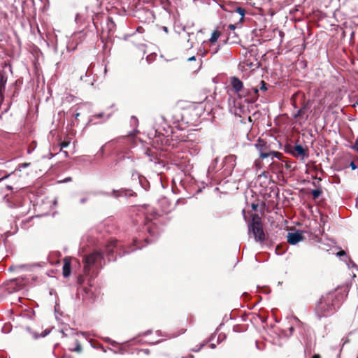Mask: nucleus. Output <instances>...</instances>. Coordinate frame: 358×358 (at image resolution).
I'll use <instances>...</instances> for the list:
<instances>
[{
	"label": "nucleus",
	"mask_w": 358,
	"mask_h": 358,
	"mask_svg": "<svg viewBox=\"0 0 358 358\" xmlns=\"http://www.w3.org/2000/svg\"><path fill=\"white\" fill-rule=\"evenodd\" d=\"M341 302L335 292L322 296L315 308V313L318 318L332 315L339 308Z\"/></svg>",
	"instance_id": "1"
},
{
	"label": "nucleus",
	"mask_w": 358,
	"mask_h": 358,
	"mask_svg": "<svg viewBox=\"0 0 358 358\" xmlns=\"http://www.w3.org/2000/svg\"><path fill=\"white\" fill-rule=\"evenodd\" d=\"M103 261V254L101 251H94L87 255L84 256L83 262L84 263L85 273L88 275L92 267H101Z\"/></svg>",
	"instance_id": "2"
},
{
	"label": "nucleus",
	"mask_w": 358,
	"mask_h": 358,
	"mask_svg": "<svg viewBox=\"0 0 358 358\" xmlns=\"http://www.w3.org/2000/svg\"><path fill=\"white\" fill-rule=\"evenodd\" d=\"M249 234H252L256 242H263L265 240V234L261 217L255 214L248 224Z\"/></svg>",
	"instance_id": "3"
},
{
	"label": "nucleus",
	"mask_w": 358,
	"mask_h": 358,
	"mask_svg": "<svg viewBox=\"0 0 358 358\" xmlns=\"http://www.w3.org/2000/svg\"><path fill=\"white\" fill-rule=\"evenodd\" d=\"M255 147L259 152V157L262 159H265L270 157H271V159H273L274 157L280 159L281 153L276 151L268 152V148L264 141L262 140H259L258 142L255 144Z\"/></svg>",
	"instance_id": "4"
},
{
	"label": "nucleus",
	"mask_w": 358,
	"mask_h": 358,
	"mask_svg": "<svg viewBox=\"0 0 358 358\" xmlns=\"http://www.w3.org/2000/svg\"><path fill=\"white\" fill-rule=\"evenodd\" d=\"M179 143L180 148L188 152L192 156L196 155L200 150L199 145L192 140H187L182 137L179 139Z\"/></svg>",
	"instance_id": "5"
},
{
	"label": "nucleus",
	"mask_w": 358,
	"mask_h": 358,
	"mask_svg": "<svg viewBox=\"0 0 358 358\" xmlns=\"http://www.w3.org/2000/svg\"><path fill=\"white\" fill-rule=\"evenodd\" d=\"M240 97H245V101L248 103H255L259 97V90L257 87H252L251 89H245L243 90L242 94H239Z\"/></svg>",
	"instance_id": "6"
},
{
	"label": "nucleus",
	"mask_w": 358,
	"mask_h": 358,
	"mask_svg": "<svg viewBox=\"0 0 358 358\" xmlns=\"http://www.w3.org/2000/svg\"><path fill=\"white\" fill-rule=\"evenodd\" d=\"M39 266H41L39 263L17 264L10 266L9 270L15 271L17 272H20L21 271H33L35 268Z\"/></svg>",
	"instance_id": "7"
},
{
	"label": "nucleus",
	"mask_w": 358,
	"mask_h": 358,
	"mask_svg": "<svg viewBox=\"0 0 358 358\" xmlns=\"http://www.w3.org/2000/svg\"><path fill=\"white\" fill-rule=\"evenodd\" d=\"M303 239L302 232L297 231L296 232L288 233L287 242L291 245H296Z\"/></svg>",
	"instance_id": "8"
},
{
	"label": "nucleus",
	"mask_w": 358,
	"mask_h": 358,
	"mask_svg": "<svg viewBox=\"0 0 358 358\" xmlns=\"http://www.w3.org/2000/svg\"><path fill=\"white\" fill-rule=\"evenodd\" d=\"M230 84L236 93L242 94L243 90V82L236 77H232L230 80Z\"/></svg>",
	"instance_id": "9"
},
{
	"label": "nucleus",
	"mask_w": 358,
	"mask_h": 358,
	"mask_svg": "<svg viewBox=\"0 0 358 358\" xmlns=\"http://www.w3.org/2000/svg\"><path fill=\"white\" fill-rule=\"evenodd\" d=\"M292 155L295 157H301L302 159L308 157L306 150L301 145H295L294 152H292Z\"/></svg>",
	"instance_id": "10"
},
{
	"label": "nucleus",
	"mask_w": 358,
	"mask_h": 358,
	"mask_svg": "<svg viewBox=\"0 0 358 358\" xmlns=\"http://www.w3.org/2000/svg\"><path fill=\"white\" fill-rule=\"evenodd\" d=\"M236 157L235 155H229L224 158V166H227L229 169V172L231 173V171L236 166Z\"/></svg>",
	"instance_id": "11"
},
{
	"label": "nucleus",
	"mask_w": 358,
	"mask_h": 358,
	"mask_svg": "<svg viewBox=\"0 0 358 358\" xmlns=\"http://www.w3.org/2000/svg\"><path fill=\"white\" fill-rule=\"evenodd\" d=\"M71 261L69 258L64 259V264L62 268V274L64 278H67L71 275Z\"/></svg>",
	"instance_id": "12"
},
{
	"label": "nucleus",
	"mask_w": 358,
	"mask_h": 358,
	"mask_svg": "<svg viewBox=\"0 0 358 358\" xmlns=\"http://www.w3.org/2000/svg\"><path fill=\"white\" fill-rule=\"evenodd\" d=\"M6 83H7V77L5 75V73L0 71V96H1L3 95V93L5 91Z\"/></svg>",
	"instance_id": "13"
},
{
	"label": "nucleus",
	"mask_w": 358,
	"mask_h": 358,
	"mask_svg": "<svg viewBox=\"0 0 358 358\" xmlns=\"http://www.w3.org/2000/svg\"><path fill=\"white\" fill-rule=\"evenodd\" d=\"M117 241L116 240H112L110 241L106 248V251L108 256H110L113 252L114 249L117 248Z\"/></svg>",
	"instance_id": "14"
},
{
	"label": "nucleus",
	"mask_w": 358,
	"mask_h": 358,
	"mask_svg": "<svg viewBox=\"0 0 358 358\" xmlns=\"http://www.w3.org/2000/svg\"><path fill=\"white\" fill-rule=\"evenodd\" d=\"M245 13V10L244 8H243L241 7H237L235 9V10L234 11V13H232V15H234L236 14H238V15H239L238 21L242 22L244 19Z\"/></svg>",
	"instance_id": "15"
},
{
	"label": "nucleus",
	"mask_w": 358,
	"mask_h": 358,
	"mask_svg": "<svg viewBox=\"0 0 358 358\" xmlns=\"http://www.w3.org/2000/svg\"><path fill=\"white\" fill-rule=\"evenodd\" d=\"M131 178L134 180H138L141 185H142L143 180H145V178L140 176V174L136 171L132 172Z\"/></svg>",
	"instance_id": "16"
},
{
	"label": "nucleus",
	"mask_w": 358,
	"mask_h": 358,
	"mask_svg": "<svg viewBox=\"0 0 358 358\" xmlns=\"http://www.w3.org/2000/svg\"><path fill=\"white\" fill-rule=\"evenodd\" d=\"M220 33L219 31H217V30L213 31V32L212 33L211 36L209 39V41L210 43L216 42L217 40L218 39V38L220 37Z\"/></svg>",
	"instance_id": "17"
},
{
	"label": "nucleus",
	"mask_w": 358,
	"mask_h": 358,
	"mask_svg": "<svg viewBox=\"0 0 358 358\" xmlns=\"http://www.w3.org/2000/svg\"><path fill=\"white\" fill-rule=\"evenodd\" d=\"M69 350L72 352H80L82 351L81 345L78 341H76V347L73 348H70Z\"/></svg>",
	"instance_id": "18"
},
{
	"label": "nucleus",
	"mask_w": 358,
	"mask_h": 358,
	"mask_svg": "<svg viewBox=\"0 0 358 358\" xmlns=\"http://www.w3.org/2000/svg\"><path fill=\"white\" fill-rule=\"evenodd\" d=\"M145 228L148 231V232L150 234V236H155V230L152 227L151 224L146 223Z\"/></svg>",
	"instance_id": "19"
},
{
	"label": "nucleus",
	"mask_w": 358,
	"mask_h": 358,
	"mask_svg": "<svg viewBox=\"0 0 358 358\" xmlns=\"http://www.w3.org/2000/svg\"><path fill=\"white\" fill-rule=\"evenodd\" d=\"M305 108H306V106H303V107L301 108L299 110H298L296 113L294 115V117L299 118V117H301L303 114V110H305Z\"/></svg>",
	"instance_id": "20"
},
{
	"label": "nucleus",
	"mask_w": 358,
	"mask_h": 358,
	"mask_svg": "<svg viewBox=\"0 0 358 358\" xmlns=\"http://www.w3.org/2000/svg\"><path fill=\"white\" fill-rule=\"evenodd\" d=\"M311 194L314 199H317L321 195L322 191L319 189H313Z\"/></svg>",
	"instance_id": "21"
},
{
	"label": "nucleus",
	"mask_w": 358,
	"mask_h": 358,
	"mask_svg": "<svg viewBox=\"0 0 358 358\" xmlns=\"http://www.w3.org/2000/svg\"><path fill=\"white\" fill-rule=\"evenodd\" d=\"M107 25L108 26L110 30L112 29V28H114L115 27V24H114V22L112 20L111 18L108 17V20H107Z\"/></svg>",
	"instance_id": "22"
},
{
	"label": "nucleus",
	"mask_w": 358,
	"mask_h": 358,
	"mask_svg": "<svg viewBox=\"0 0 358 358\" xmlns=\"http://www.w3.org/2000/svg\"><path fill=\"white\" fill-rule=\"evenodd\" d=\"M260 83H261V86H260L259 90L262 91H266L267 90L266 83L264 80H262Z\"/></svg>",
	"instance_id": "23"
},
{
	"label": "nucleus",
	"mask_w": 358,
	"mask_h": 358,
	"mask_svg": "<svg viewBox=\"0 0 358 358\" xmlns=\"http://www.w3.org/2000/svg\"><path fill=\"white\" fill-rule=\"evenodd\" d=\"M75 20L77 23H82L83 18L80 14H77Z\"/></svg>",
	"instance_id": "24"
},
{
	"label": "nucleus",
	"mask_w": 358,
	"mask_h": 358,
	"mask_svg": "<svg viewBox=\"0 0 358 358\" xmlns=\"http://www.w3.org/2000/svg\"><path fill=\"white\" fill-rule=\"evenodd\" d=\"M131 122L132 124L136 125L138 124V119L136 117L133 116L131 118Z\"/></svg>",
	"instance_id": "25"
},
{
	"label": "nucleus",
	"mask_w": 358,
	"mask_h": 358,
	"mask_svg": "<svg viewBox=\"0 0 358 358\" xmlns=\"http://www.w3.org/2000/svg\"><path fill=\"white\" fill-rule=\"evenodd\" d=\"M69 144V142H63L60 144L61 149H63L64 148H66Z\"/></svg>",
	"instance_id": "26"
},
{
	"label": "nucleus",
	"mask_w": 358,
	"mask_h": 358,
	"mask_svg": "<svg viewBox=\"0 0 358 358\" xmlns=\"http://www.w3.org/2000/svg\"><path fill=\"white\" fill-rule=\"evenodd\" d=\"M352 148L358 152V139L355 141V145L352 146Z\"/></svg>",
	"instance_id": "27"
},
{
	"label": "nucleus",
	"mask_w": 358,
	"mask_h": 358,
	"mask_svg": "<svg viewBox=\"0 0 358 358\" xmlns=\"http://www.w3.org/2000/svg\"><path fill=\"white\" fill-rule=\"evenodd\" d=\"M350 167L352 170H355L357 167V165L355 164V163L354 162H351L350 163Z\"/></svg>",
	"instance_id": "28"
},
{
	"label": "nucleus",
	"mask_w": 358,
	"mask_h": 358,
	"mask_svg": "<svg viewBox=\"0 0 358 358\" xmlns=\"http://www.w3.org/2000/svg\"><path fill=\"white\" fill-rule=\"evenodd\" d=\"M72 178L71 177H68V178H64L63 180H62L61 182H70L71 181Z\"/></svg>",
	"instance_id": "29"
},
{
	"label": "nucleus",
	"mask_w": 358,
	"mask_h": 358,
	"mask_svg": "<svg viewBox=\"0 0 358 358\" xmlns=\"http://www.w3.org/2000/svg\"><path fill=\"white\" fill-rule=\"evenodd\" d=\"M29 164H30L29 163H24V164H22L20 165V166H21L22 168H26V167L29 166Z\"/></svg>",
	"instance_id": "30"
},
{
	"label": "nucleus",
	"mask_w": 358,
	"mask_h": 358,
	"mask_svg": "<svg viewBox=\"0 0 358 358\" xmlns=\"http://www.w3.org/2000/svg\"><path fill=\"white\" fill-rule=\"evenodd\" d=\"M345 255V251H344V250H341V251H340V252H338L337 253V255H338V256H341V255Z\"/></svg>",
	"instance_id": "31"
},
{
	"label": "nucleus",
	"mask_w": 358,
	"mask_h": 358,
	"mask_svg": "<svg viewBox=\"0 0 358 358\" xmlns=\"http://www.w3.org/2000/svg\"><path fill=\"white\" fill-rule=\"evenodd\" d=\"M258 207V205L257 204H255V203H252V208L254 210H256L257 208Z\"/></svg>",
	"instance_id": "32"
},
{
	"label": "nucleus",
	"mask_w": 358,
	"mask_h": 358,
	"mask_svg": "<svg viewBox=\"0 0 358 358\" xmlns=\"http://www.w3.org/2000/svg\"><path fill=\"white\" fill-rule=\"evenodd\" d=\"M229 28L230 29L234 30V29H235L236 27H235V25H234V24H229Z\"/></svg>",
	"instance_id": "33"
},
{
	"label": "nucleus",
	"mask_w": 358,
	"mask_h": 358,
	"mask_svg": "<svg viewBox=\"0 0 358 358\" xmlns=\"http://www.w3.org/2000/svg\"><path fill=\"white\" fill-rule=\"evenodd\" d=\"M87 201V198H82L80 201L81 203H84Z\"/></svg>",
	"instance_id": "34"
},
{
	"label": "nucleus",
	"mask_w": 358,
	"mask_h": 358,
	"mask_svg": "<svg viewBox=\"0 0 358 358\" xmlns=\"http://www.w3.org/2000/svg\"><path fill=\"white\" fill-rule=\"evenodd\" d=\"M196 59L195 56H192L188 59V61H194Z\"/></svg>",
	"instance_id": "35"
},
{
	"label": "nucleus",
	"mask_w": 358,
	"mask_h": 358,
	"mask_svg": "<svg viewBox=\"0 0 358 358\" xmlns=\"http://www.w3.org/2000/svg\"><path fill=\"white\" fill-rule=\"evenodd\" d=\"M150 57H151V55L147 56V57H146V59H147L148 63H150V60H151Z\"/></svg>",
	"instance_id": "36"
},
{
	"label": "nucleus",
	"mask_w": 358,
	"mask_h": 358,
	"mask_svg": "<svg viewBox=\"0 0 358 358\" xmlns=\"http://www.w3.org/2000/svg\"><path fill=\"white\" fill-rule=\"evenodd\" d=\"M312 358H320V355L315 354L312 357Z\"/></svg>",
	"instance_id": "37"
},
{
	"label": "nucleus",
	"mask_w": 358,
	"mask_h": 358,
	"mask_svg": "<svg viewBox=\"0 0 358 358\" xmlns=\"http://www.w3.org/2000/svg\"><path fill=\"white\" fill-rule=\"evenodd\" d=\"M102 115H103V113H99V114L94 115V117H102Z\"/></svg>",
	"instance_id": "38"
},
{
	"label": "nucleus",
	"mask_w": 358,
	"mask_h": 358,
	"mask_svg": "<svg viewBox=\"0 0 358 358\" xmlns=\"http://www.w3.org/2000/svg\"><path fill=\"white\" fill-rule=\"evenodd\" d=\"M80 116V113H77L74 115V117L76 119H77L78 117Z\"/></svg>",
	"instance_id": "39"
},
{
	"label": "nucleus",
	"mask_w": 358,
	"mask_h": 358,
	"mask_svg": "<svg viewBox=\"0 0 358 358\" xmlns=\"http://www.w3.org/2000/svg\"><path fill=\"white\" fill-rule=\"evenodd\" d=\"M6 189H8V190H11V189H13V187H12V186L7 185L6 186Z\"/></svg>",
	"instance_id": "40"
},
{
	"label": "nucleus",
	"mask_w": 358,
	"mask_h": 358,
	"mask_svg": "<svg viewBox=\"0 0 358 358\" xmlns=\"http://www.w3.org/2000/svg\"><path fill=\"white\" fill-rule=\"evenodd\" d=\"M49 334L48 331H45V333L42 335L43 337L45 336L46 335H48Z\"/></svg>",
	"instance_id": "41"
},
{
	"label": "nucleus",
	"mask_w": 358,
	"mask_h": 358,
	"mask_svg": "<svg viewBox=\"0 0 358 358\" xmlns=\"http://www.w3.org/2000/svg\"><path fill=\"white\" fill-rule=\"evenodd\" d=\"M163 29L164 31L168 32V28L166 27H164Z\"/></svg>",
	"instance_id": "42"
},
{
	"label": "nucleus",
	"mask_w": 358,
	"mask_h": 358,
	"mask_svg": "<svg viewBox=\"0 0 358 358\" xmlns=\"http://www.w3.org/2000/svg\"><path fill=\"white\" fill-rule=\"evenodd\" d=\"M8 177V176H4V177L1 178H0V181H1V180H3V179H5V178H7Z\"/></svg>",
	"instance_id": "43"
},
{
	"label": "nucleus",
	"mask_w": 358,
	"mask_h": 358,
	"mask_svg": "<svg viewBox=\"0 0 358 358\" xmlns=\"http://www.w3.org/2000/svg\"><path fill=\"white\" fill-rule=\"evenodd\" d=\"M81 278H82V277H80V278H78V282H79L80 284H81Z\"/></svg>",
	"instance_id": "44"
},
{
	"label": "nucleus",
	"mask_w": 358,
	"mask_h": 358,
	"mask_svg": "<svg viewBox=\"0 0 358 358\" xmlns=\"http://www.w3.org/2000/svg\"><path fill=\"white\" fill-rule=\"evenodd\" d=\"M100 152H103V146H102V147L101 148V149H100Z\"/></svg>",
	"instance_id": "45"
},
{
	"label": "nucleus",
	"mask_w": 358,
	"mask_h": 358,
	"mask_svg": "<svg viewBox=\"0 0 358 358\" xmlns=\"http://www.w3.org/2000/svg\"><path fill=\"white\" fill-rule=\"evenodd\" d=\"M106 71H107V69H106V67H105L104 72L106 73Z\"/></svg>",
	"instance_id": "46"
},
{
	"label": "nucleus",
	"mask_w": 358,
	"mask_h": 358,
	"mask_svg": "<svg viewBox=\"0 0 358 358\" xmlns=\"http://www.w3.org/2000/svg\"><path fill=\"white\" fill-rule=\"evenodd\" d=\"M140 248H141V247H139V246H136V249H140Z\"/></svg>",
	"instance_id": "47"
}]
</instances>
